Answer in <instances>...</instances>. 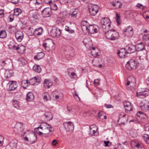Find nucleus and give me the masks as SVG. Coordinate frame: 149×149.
Returning a JSON list of instances; mask_svg holds the SVG:
<instances>
[{
  "label": "nucleus",
  "mask_w": 149,
  "mask_h": 149,
  "mask_svg": "<svg viewBox=\"0 0 149 149\" xmlns=\"http://www.w3.org/2000/svg\"><path fill=\"white\" fill-rule=\"evenodd\" d=\"M26 134V136L24 138L25 141H27L28 144H32L35 143L37 139V136L33 133L31 132L29 130H26L21 134L22 136Z\"/></svg>",
  "instance_id": "obj_1"
},
{
  "label": "nucleus",
  "mask_w": 149,
  "mask_h": 149,
  "mask_svg": "<svg viewBox=\"0 0 149 149\" xmlns=\"http://www.w3.org/2000/svg\"><path fill=\"white\" fill-rule=\"evenodd\" d=\"M87 21H84L81 24V28L83 31H86L91 34L97 33L99 28L96 25H88L87 23Z\"/></svg>",
  "instance_id": "obj_2"
},
{
  "label": "nucleus",
  "mask_w": 149,
  "mask_h": 149,
  "mask_svg": "<svg viewBox=\"0 0 149 149\" xmlns=\"http://www.w3.org/2000/svg\"><path fill=\"white\" fill-rule=\"evenodd\" d=\"M106 37L111 40H114L118 39L119 37V33L114 30L108 31L105 33Z\"/></svg>",
  "instance_id": "obj_3"
},
{
  "label": "nucleus",
  "mask_w": 149,
  "mask_h": 149,
  "mask_svg": "<svg viewBox=\"0 0 149 149\" xmlns=\"http://www.w3.org/2000/svg\"><path fill=\"white\" fill-rule=\"evenodd\" d=\"M138 65L137 62L134 59H131L126 63L125 67L129 70L135 69Z\"/></svg>",
  "instance_id": "obj_4"
},
{
  "label": "nucleus",
  "mask_w": 149,
  "mask_h": 149,
  "mask_svg": "<svg viewBox=\"0 0 149 149\" xmlns=\"http://www.w3.org/2000/svg\"><path fill=\"white\" fill-rule=\"evenodd\" d=\"M149 95V91L146 88H141L137 91L136 96L139 98H144Z\"/></svg>",
  "instance_id": "obj_5"
},
{
  "label": "nucleus",
  "mask_w": 149,
  "mask_h": 149,
  "mask_svg": "<svg viewBox=\"0 0 149 149\" xmlns=\"http://www.w3.org/2000/svg\"><path fill=\"white\" fill-rule=\"evenodd\" d=\"M88 9L90 14L93 16H95L98 12L100 7L96 5L91 4L89 5Z\"/></svg>",
  "instance_id": "obj_6"
},
{
  "label": "nucleus",
  "mask_w": 149,
  "mask_h": 149,
  "mask_svg": "<svg viewBox=\"0 0 149 149\" xmlns=\"http://www.w3.org/2000/svg\"><path fill=\"white\" fill-rule=\"evenodd\" d=\"M61 30L60 28L57 27H53L50 31V35L53 37L59 38L61 34Z\"/></svg>",
  "instance_id": "obj_7"
},
{
  "label": "nucleus",
  "mask_w": 149,
  "mask_h": 149,
  "mask_svg": "<svg viewBox=\"0 0 149 149\" xmlns=\"http://www.w3.org/2000/svg\"><path fill=\"white\" fill-rule=\"evenodd\" d=\"M123 31L124 35L127 37L131 36L133 34V27L130 26H127L124 29Z\"/></svg>",
  "instance_id": "obj_8"
},
{
  "label": "nucleus",
  "mask_w": 149,
  "mask_h": 149,
  "mask_svg": "<svg viewBox=\"0 0 149 149\" xmlns=\"http://www.w3.org/2000/svg\"><path fill=\"white\" fill-rule=\"evenodd\" d=\"M111 24L110 20L107 18H104L102 20L101 26L103 29H108Z\"/></svg>",
  "instance_id": "obj_9"
},
{
  "label": "nucleus",
  "mask_w": 149,
  "mask_h": 149,
  "mask_svg": "<svg viewBox=\"0 0 149 149\" xmlns=\"http://www.w3.org/2000/svg\"><path fill=\"white\" fill-rule=\"evenodd\" d=\"M119 118L118 122L120 125H123L127 123L128 119V115L126 114H120L119 115Z\"/></svg>",
  "instance_id": "obj_10"
},
{
  "label": "nucleus",
  "mask_w": 149,
  "mask_h": 149,
  "mask_svg": "<svg viewBox=\"0 0 149 149\" xmlns=\"http://www.w3.org/2000/svg\"><path fill=\"white\" fill-rule=\"evenodd\" d=\"M42 130L43 135H42V136L43 137H49L51 136L53 133L52 128L51 126H49L47 128L43 129Z\"/></svg>",
  "instance_id": "obj_11"
},
{
  "label": "nucleus",
  "mask_w": 149,
  "mask_h": 149,
  "mask_svg": "<svg viewBox=\"0 0 149 149\" xmlns=\"http://www.w3.org/2000/svg\"><path fill=\"white\" fill-rule=\"evenodd\" d=\"M141 108L144 111L149 112V102L146 100L142 101L141 103Z\"/></svg>",
  "instance_id": "obj_12"
},
{
  "label": "nucleus",
  "mask_w": 149,
  "mask_h": 149,
  "mask_svg": "<svg viewBox=\"0 0 149 149\" xmlns=\"http://www.w3.org/2000/svg\"><path fill=\"white\" fill-rule=\"evenodd\" d=\"M63 125L67 131L72 132L74 130V126L71 122L68 121L64 122L63 123Z\"/></svg>",
  "instance_id": "obj_13"
},
{
  "label": "nucleus",
  "mask_w": 149,
  "mask_h": 149,
  "mask_svg": "<svg viewBox=\"0 0 149 149\" xmlns=\"http://www.w3.org/2000/svg\"><path fill=\"white\" fill-rule=\"evenodd\" d=\"M53 45L52 41L51 40L49 42L44 43L42 46L46 51H49L54 49V47L53 46Z\"/></svg>",
  "instance_id": "obj_14"
},
{
  "label": "nucleus",
  "mask_w": 149,
  "mask_h": 149,
  "mask_svg": "<svg viewBox=\"0 0 149 149\" xmlns=\"http://www.w3.org/2000/svg\"><path fill=\"white\" fill-rule=\"evenodd\" d=\"M8 84L9 85V90L10 91L14 90L17 87L16 81H9Z\"/></svg>",
  "instance_id": "obj_15"
},
{
  "label": "nucleus",
  "mask_w": 149,
  "mask_h": 149,
  "mask_svg": "<svg viewBox=\"0 0 149 149\" xmlns=\"http://www.w3.org/2000/svg\"><path fill=\"white\" fill-rule=\"evenodd\" d=\"M123 105L125 111L127 112L132 110V107L131 103L130 102L127 101H125L123 102Z\"/></svg>",
  "instance_id": "obj_16"
},
{
  "label": "nucleus",
  "mask_w": 149,
  "mask_h": 149,
  "mask_svg": "<svg viewBox=\"0 0 149 149\" xmlns=\"http://www.w3.org/2000/svg\"><path fill=\"white\" fill-rule=\"evenodd\" d=\"M51 9L49 8H44L42 11V14L44 17H48L51 15Z\"/></svg>",
  "instance_id": "obj_17"
},
{
  "label": "nucleus",
  "mask_w": 149,
  "mask_h": 149,
  "mask_svg": "<svg viewBox=\"0 0 149 149\" xmlns=\"http://www.w3.org/2000/svg\"><path fill=\"white\" fill-rule=\"evenodd\" d=\"M24 34L21 31H18L15 33V38L19 42L22 41L24 38Z\"/></svg>",
  "instance_id": "obj_18"
},
{
  "label": "nucleus",
  "mask_w": 149,
  "mask_h": 149,
  "mask_svg": "<svg viewBox=\"0 0 149 149\" xmlns=\"http://www.w3.org/2000/svg\"><path fill=\"white\" fill-rule=\"evenodd\" d=\"M53 84L52 81L49 79H46L44 81V87L46 89H48Z\"/></svg>",
  "instance_id": "obj_19"
},
{
  "label": "nucleus",
  "mask_w": 149,
  "mask_h": 149,
  "mask_svg": "<svg viewBox=\"0 0 149 149\" xmlns=\"http://www.w3.org/2000/svg\"><path fill=\"white\" fill-rule=\"evenodd\" d=\"M23 124L21 122H18L17 123L15 127V129H16V133H20L22 130H23Z\"/></svg>",
  "instance_id": "obj_20"
},
{
  "label": "nucleus",
  "mask_w": 149,
  "mask_h": 149,
  "mask_svg": "<svg viewBox=\"0 0 149 149\" xmlns=\"http://www.w3.org/2000/svg\"><path fill=\"white\" fill-rule=\"evenodd\" d=\"M117 54L120 57L122 58L125 57L126 56V55L127 53V51L126 50L125 48H122L118 50Z\"/></svg>",
  "instance_id": "obj_21"
},
{
  "label": "nucleus",
  "mask_w": 149,
  "mask_h": 149,
  "mask_svg": "<svg viewBox=\"0 0 149 149\" xmlns=\"http://www.w3.org/2000/svg\"><path fill=\"white\" fill-rule=\"evenodd\" d=\"M26 47L24 45H19L16 48V50L19 54H23L25 52Z\"/></svg>",
  "instance_id": "obj_22"
},
{
  "label": "nucleus",
  "mask_w": 149,
  "mask_h": 149,
  "mask_svg": "<svg viewBox=\"0 0 149 149\" xmlns=\"http://www.w3.org/2000/svg\"><path fill=\"white\" fill-rule=\"evenodd\" d=\"M92 55L94 57H96L100 54V50L97 48L92 47L91 52Z\"/></svg>",
  "instance_id": "obj_23"
},
{
  "label": "nucleus",
  "mask_w": 149,
  "mask_h": 149,
  "mask_svg": "<svg viewBox=\"0 0 149 149\" xmlns=\"http://www.w3.org/2000/svg\"><path fill=\"white\" fill-rule=\"evenodd\" d=\"M13 74L14 72L12 70L6 69L5 73V77L7 78H9L11 77Z\"/></svg>",
  "instance_id": "obj_24"
},
{
  "label": "nucleus",
  "mask_w": 149,
  "mask_h": 149,
  "mask_svg": "<svg viewBox=\"0 0 149 149\" xmlns=\"http://www.w3.org/2000/svg\"><path fill=\"white\" fill-rule=\"evenodd\" d=\"M34 98V96L33 93L31 92H29L26 95V99L28 101H31Z\"/></svg>",
  "instance_id": "obj_25"
},
{
  "label": "nucleus",
  "mask_w": 149,
  "mask_h": 149,
  "mask_svg": "<svg viewBox=\"0 0 149 149\" xmlns=\"http://www.w3.org/2000/svg\"><path fill=\"white\" fill-rule=\"evenodd\" d=\"M45 55V54L43 52H40L34 56V59L36 61H38L43 57Z\"/></svg>",
  "instance_id": "obj_26"
},
{
  "label": "nucleus",
  "mask_w": 149,
  "mask_h": 149,
  "mask_svg": "<svg viewBox=\"0 0 149 149\" xmlns=\"http://www.w3.org/2000/svg\"><path fill=\"white\" fill-rule=\"evenodd\" d=\"M42 96L43 99L45 101H47L51 100V96L48 92L44 93Z\"/></svg>",
  "instance_id": "obj_27"
},
{
  "label": "nucleus",
  "mask_w": 149,
  "mask_h": 149,
  "mask_svg": "<svg viewBox=\"0 0 149 149\" xmlns=\"http://www.w3.org/2000/svg\"><path fill=\"white\" fill-rule=\"evenodd\" d=\"M135 47L137 51H140L142 50L144 48V45L141 42L136 44Z\"/></svg>",
  "instance_id": "obj_28"
},
{
  "label": "nucleus",
  "mask_w": 149,
  "mask_h": 149,
  "mask_svg": "<svg viewBox=\"0 0 149 149\" xmlns=\"http://www.w3.org/2000/svg\"><path fill=\"white\" fill-rule=\"evenodd\" d=\"M31 16L33 19H37L39 17V15L36 10H32L30 12V13Z\"/></svg>",
  "instance_id": "obj_29"
},
{
  "label": "nucleus",
  "mask_w": 149,
  "mask_h": 149,
  "mask_svg": "<svg viewBox=\"0 0 149 149\" xmlns=\"http://www.w3.org/2000/svg\"><path fill=\"white\" fill-rule=\"evenodd\" d=\"M94 125H91L90 127V132L89 134L90 136L94 135L96 132V127H93Z\"/></svg>",
  "instance_id": "obj_30"
},
{
  "label": "nucleus",
  "mask_w": 149,
  "mask_h": 149,
  "mask_svg": "<svg viewBox=\"0 0 149 149\" xmlns=\"http://www.w3.org/2000/svg\"><path fill=\"white\" fill-rule=\"evenodd\" d=\"M135 47L133 45H129L128 46V49L127 50V53L131 54L133 53L135 51Z\"/></svg>",
  "instance_id": "obj_31"
},
{
  "label": "nucleus",
  "mask_w": 149,
  "mask_h": 149,
  "mask_svg": "<svg viewBox=\"0 0 149 149\" xmlns=\"http://www.w3.org/2000/svg\"><path fill=\"white\" fill-rule=\"evenodd\" d=\"M21 84L22 86L24 88H26L30 84L28 80H23L22 81Z\"/></svg>",
  "instance_id": "obj_32"
},
{
  "label": "nucleus",
  "mask_w": 149,
  "mask_h": 149,
  "mask_svg": "<svg viewBox=\"0 0 149 149\" xmlns=\"http://www.w3.org/2000/svg\"><path fill=\"white\" fill-rule=\"evenodd\" d=\"M42 29L41 28L36 29L34 31L33 34L36 36L40 35L42 33Z\"/></svg>",
  "instance_id": "obj_33"
},
{
  "label": "nucleus",
  "mask_w": 149,
  "mask_h": 149,
  "mask_svg": "<svg viewBox=\"0 0 149 149\" xmlns=\"http://www.w3.org/2000/svg\"><path fill=\"white\" fill-rule=\"evenodd\" d=\"M33 70L35 72L39 73L41 71L42 69L40 66L38 65L35 64L33 67Z\"/></svg>",
  "instance_id": "obj_34"
},
{
  "label": "nucleus",
  "mask_w": 149,
  "mask_h": 149,
  "mask_svg": "<svg viewBox=\"0 0 149 149\" xmlns=\"http://www.w3.org/2000/svg\"><path fill=\"white\" fill-rule=\"evenodd\" d=\"M49 126H50V125L48 124L47 123H43L41 124L40 125L39 127H37L36 128H35V130L36 129H38L39 128H40L41 129L43 130V129H44L45 128H46L47 127H49Z\"/></svg>",
  "instance_id": "obj_35"
},
{
  "label": "nucleus",
  "mask_w": 149,
  "mask_h": 149,
  "mask_svg": "<svg viewBox=\"0 0 149 149\" xmlns=\"http://www.w3.org/2000/svg\"><path fill=\"white\" fill-rule=\"evenodd\" d=\"M78 12V9L75 8L72 10V12L70 13V15L72 17H76Z\"/></svg>",
  "instance_id": "obj_36"
},
{
  "label": "nucleus",
  "mask_w": 149,
  "mask_h": 149,
  "mask_svg": "<svg viewBox=\"0 0 149 149\" xmlns=\"http://www.w3.org/2000/svg\"><path fill=\"white\" fill-rule=\"evenodd\" d=\"M16 45V44L15 43V42H11L8 45V46L9 48L10 49L13 50H16V48L17 47Z\"/></svg>",
  "instance_id": "obj_37"
},
{
  "label": "nucleus",
  "mask_w": 149,
  "mask_h": 149,
  "mask_svg": "<svg viewBox=\"0 0 149 149\" xmlns=\"http://www.w3.org/2000/svg\"><path fill=\"white\" fill-rule=\"evenodd\" d=\"M22 12V11L19 8H15L14 10V15L17 17Z\"/></svg>",
  "instance_id": "obj_38"
},
{
  "label": "nucleus",
  "mask_w": 149,
  "mask_h": 149,
  "mask_svg": "<svg viewBox=\"0 0 149 149\" xmlns=\"http://www.w3.org/2000/svg\"><path fill=\"white\" fill-rule=\"evenodd\" d=\"M45 116L47 120H49L53 118V116L50 112H47L45 113Z\"/></svg>",
  "instance_id": "obj_39"
},
{
  "label": "nucleus",
  "mask_w": 149,
  "mask_h": 149,
  "mask_svg": "<svg viewBox=\"0 0 149 149\" xmlns=\"http://www.w3.org/2000/svg\"><path fill=\"white\" fill-rule=\"evenodd\" d=\"M40 82L39 80L36 77H34L30 80V81L29 82L30 83V84L33 85L36 82Z\"/></svg>",
  "instance_id": "obj_40"
},
{
  "label": "nucleus",
  "mask_w": 149,
  "mask_h": 149,
  "mask_svg": "<svg viewBox=\"0 0 149 149\" xmlns=\"http://www.w3.org/2000/svg\"><path fill=\"white\" fill-rule=\"evenodd\" d=\"M51 7V10H57L58 9V7L54 2H52L50 5Z\"/></svg>",
  "instance_id": "obj_41"
},
{
  "label": "nucleus",
  "mask_w": 149,
  "mask_h": 149,
  "mask_svg": "<svg viewBox=\"0 0 149 149\" xmlns=\"http://www.w3.org/2000/svg\"><path fill=\"white\" fill-rule=\"evenodd\" d=\"M7 36L6 32L5 30L1 31L0 32V38H4Z\"/></svg>",
  "instance_id": "obj_42"
},
{
  "label": "nucleus",
  "mask_w": 149,
  "mask_h": 149,
  "mask_svg": "<svg viewBox=\"0 0 149 149\" xmlns=\"http://www.w3.org/2000/svg\"><path fill=\"white\" fill-rule=\"evenodd\" d=\"M18 61L20 65H24L25 64V60L24 58L22 57L19 58Z\"/></svg>",
  "instance_id": "obj_43"
},
{
  "label": "nucleus",
  "mask_w": 149,
  "mask_h": 149,
  "mask_svg": "<svg viewBox=\"0 0 149 149\" xmlns=\"http://www.w3.org/2000/svg\"><path fill=\"white\" fill-rule=\"evenodd\" d=\"M130 134L132 137L136 136L137 133L136 131L134 129H132L130 131Z\"/></svg>",
  "instance_id": "obj_44"
},
{
  "label": "nucleus",
  "mask_w": 149,
  "mask_h": 149,
  "mask_svg": "<svg viewBox=\"0 0 149 149\" xmlns=\"http://www.w3.org/2000/svg\"><path fill=\"white\" fill-rule=\"evenodd\" d=\"M128 80H130V81L131 86L133 85L134 84L135 82V79L134 77L132 76H130L128 78Z\"/></svg>",
  "instance_id": "obj_45"
},
{
  "label": "nucleus",
  "mask_w": 149,
  "mask_h": 149,
  "mask_svg": "<svg viewBox=\"0 0 149 149\" xmlns=\"http://www.w3.org/2000/svg\"><path fill=\"white\" fill-rule=\"evenodd\" d=\"M143 17L146 20H147L149 18V11H146L143 13Z\"/></svg>",
  "instance_id": "obj_46"
},
{
  "label": "nucleus",
  "mask_w": 149,
  "mask_h": 149,
  "mask_svg": "<svg viewBox=\"0 0 149 149\" xmlns=\"http://www.w3.org/2000/svg\"><path fill=\"white\" fill-rule=\"evenodd\" d=\"M143 38L144 41H147L149 45V34H147L143 35Z\"/></svg>",
  "instance_id": "obj_47"
},
{
  "label": "nucleus",
  "mask_w": 149,
  "mask_h": 149,
  "mask_svg": "<svg viewBox=\"0 0 149 149\" xmlns=\"http://www.w3.org/2000/svg\"><path fill=\"white\" fill-rule=\"evenodd\" d=\"M13 104L14 107L16 108H18L19 107V102L16 100H13Z\"/></svg>",
  "instance_id": "obj_48"
},
{
  "label": "nucleus",
  "mask_w": 149,
  "mask_h": 149,
  "mask_svg": "<svg viewBox=\"0 0 149 149\" xmlns=\"http://www.w3.org/2000/svg\"><path fill=\"white\" fill-rule=\"evenodd\" d=\"M8 61H9V60L8 59H6L5 60L1 61V65L2 67H4L6 64L8 63Z\"/></svg>",
  "instance_id": "obj_49"
},
{
  "label": "nucleus",
  "mask_w": 149,
  "mask_h": 149,
  "mask_svg": "<svg viewBox=\"0 0 149 149\" xmlns=\"http://www.w3.org/2000/svg\"><path fill=\"white\" fill-rule=\"evenodd\" d=\"M116 20L117 23L118 24V25H119L121 24V21L120 19V17L118 14L116 13Z\"/></svg>",
  "instance_id": "obj_50"
},
{
  "label": "nucleus",
  "mask_w": 149,
  "mask_h": 149,
  "mask_svg": "<svg viewBox=\"0 0 149 149\" xmlns=\"http://www.w3.org/2000/svg\"><path fill=\"white\" fill-rule=\"evenodd\" d=\"M143 114H144L145 116H146V114L141 111L138 112L136 114V116L142 118Z\"/></svg>",
  "instance_id": "obj_51"
},
{
  "label": "nucleus",
  "mask_w": 149,
  "mask_h": 149,
  "mask_svg": "<svg viewBox=\"0 0 149 149\" xmlns=\"http://www.w3.org/2000/svg\"><path fill=\"white\" fill-rule=\"evenodd\" d=\"M116 8H120L121 7L122 5L121 3L118 1L116 2Z\"/></svg>",
  "instance_id": "obj_52"
},
{
  "label": "nucleus",
  "mask_w": 149,
  "mask_h": 149,
  "mask_svg": "<svg viewBox=\"0 0 149 149\" xmlns=\"http://www.w3.org/2000/svg\"><path fill=\"white\" fill-rule=\"evenodd\" d=\"M136 7L141 9H144V6L142 4L139 3H138L136 4Z\"/></svg>",
  "instance_id": "obj_53"
},
{
  "label": "nucleus",
  "mask_w": 149,
  "mask_h": 149,
  "mask_svg": "<svg viewBox=\"0 0 149 149\" xmlns=\"http://www.w3.org/2000/svg\"><path fill=\"white\" fill-rule=\"evenodd\" d=\"M144 128L146 131L149 132V123L145 124Z\"/></svg>",
  "instance_id": "obj_54"
},
{
  "label": "nucleus",
  "mask_w": 149,
  "mask_h": 149,
  "mask_svg": "<svg viewBox=\"0 0 149 149\" xmlns=\"http://www.w3.org/2000/svg\"><path fill=\"white\" fill-rule=\"evenodd\" d=\"M70 76L71 78H75L76 77L77 75L74 72H72L71 73Z\"/></svg>",
  "instance_id": "obj_55"
},
{
  "label": "nucleus",
  "mask_w": 149,
  "mask_h": 149,
  "mask_svg": "<svg viewBox=\"0 0 149 149\" xmlns=\"http://www.w3.org/2000/svg\"><path fill=\"white\" fill-rule=\"evenodd\" d=\"M36 2H35V5H39L42 3V0H35Z\"/></svg>",
  "instance_id": "obj_56"
},
{
  "label": "nucleus",
  "mask_w": 149,
  "mask_h": 149,
  "mask_svg": "<svg viewBox=\"0 0 149 149\" xmlns=\"http://www.w3.org/2000/svg\"><path fill=\"white\" fill-rule=\"evenodd\" d=\"M44 2L45 3L49 4V5L52 3V0H44Z\"/></svg>",
  "instance_id": "obj_57"
},
{
  "label": "nucleus",
  "mask_w": 149,
  "mask_h": 149,
  "mask_svg": "<svg viewBox=\"0 0 149 149\" xmlns=\"http://www.w3.org/2000/svg\"><path fill=\"white\" fill-rule=\"evenodd\" d=\"M4 138L1 136H0V144L2 145L3 143Z\"/></svg>",
  "instance_id": "obj_58"
},
{
  "label": "nucleus",
  "mask_w": 149,
  "mask_h": 149,
  "mask_svg": "<svg viewBox=\"0 0 149 149\" xmlns=\"http://www.w3.org/2000/svg\"><path fill=\"white\" fill-rule=\"evenodd\" d=\"M52 145L53 146H55L57 143L58 142L56 140L54 139L52 142Z\"/></svg>",
  "instance_id": "obj_59"
},
{
  "label": "nucleus",
  "mask_w": 149,
  "mask_h": 149,
  "mask_svg": "<svg viewBox=\"0 0 149 149\" xmlns=\"http://www.w3.org/2000/svg\"><path fill=\"white\" fill-rule=\"evenodd\" d=\"M104 106L106 108H113V106L110 104H104Z\"/></svg>",
  "instance_id": "obj_60"
},
{
  "label": "nucleus",
  "mask_w": 149,
  "mask_h": 149,
  "mask_svg": "<svg viewBox=\"0 0 149 149\" xmlns=\"http://www.w3.org/2000/svg\"><path fill=\"white\" fill-rule=\"evenodd\" d=\"M61 1L63 3L66 4L70 3V1L69 0H61Z\"/></svg>",
  "instance_id": "obj_61"
},
{
  "label": "nucleus",
  "mask_w": 149,
  "mask_h": 149,
  "mask_svg": "<svg viewBox=\"0 0 149 149\" xmlns=\"http://www.w3.org/2000/svg\"><path fill=\"white\" fill-rule=\"evenodd\" d=\"M143 137L144 138V140L146 139H148L149 138V135L145 134L143 136Z\"/></svg>",
  "instance_id": "obj_62"
},
{
  "label": "nucleus",
  "mask_w": 149,
  "mask_h": 149,
  "mask_svg": "<svg viewBox=\"0 0 149 149\" xmlns=\"http://www.w3.org/2000/svg\"><path fill=\"white\" fill-rule=\"evenodd\" d=\"M4 11L2 9L0 10V18L3 17L4 15Z\"/></svg>",
  "instance_id": "obj_63"
},
{
  "label": "nucleus",
  "mask_w": 149,
  "mask_h": 149,
  "mask_svg": "<svg viewBox=\"0 0 149 149\" xmlns=\"http://www.w3.org/2000/svg\"><path fill=\"white\" fill-rule=\"evenodd\" d=\"M123 146H122V144L120 143L118 144L117 148L118 149H123Z\"/></svg>",
  "instance_id": "obj_64"
}]
</instances>
